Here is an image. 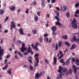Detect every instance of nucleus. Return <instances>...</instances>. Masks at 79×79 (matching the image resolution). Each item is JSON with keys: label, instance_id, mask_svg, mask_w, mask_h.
Returning <instances> with one entry per match:
<instances>
[{"label": "nucleus", "instance_id": "obj_42", "mask_svg": "<svg viewBox=\"0 0 79 79\" xmlns=\"http://www.w3.org/2000/svg\"><path fill=\"white\" fill-rule=\"evenodd\" d=\"M18 54V55H20L21 56H22V57H23V55L21 54L20 52H19Z\"/></svg>", "mask_w": 79, "mask_h": 79}, {"label": "nucleus", "instance_id": "obj_59", "mask_svg": "<svg viewBox=\"0 0 79 79\" xmlns=\"http://www.w3.org/2000/svg\"><path fill=\"white\" fill-rule=\"evenodd\" d=\"M18 26H19V27H20L21 26V25L19 23H18L17 24Z\"/></svg>", "mask_w": 79, "mask_h": 79}, {"label": "nucleus", "instance_id": "obj_10", "mask_svg": "<svg viewBox=\"0 0 79 79\" xmlns=\"http://www.w3.org/2000/svg\"><path fill=\"white\" fill-rule=\"evenodd\" d=\"M72 61H76V65L77 66H79V60L78 58H77L76 60H74V58H73L72 59Z\"/></svg>", "mask_w": 79, "mask_h": 79}, {"label": "nucleus", "instance_id": "obj_49", "mask_svg": "<svg viewBox=\"0 0 79 79\" xmlns=\"http://www.w3.org/2000/svg\"><path fill=\"white\" fill-rule=\"evenodd\" d=\"M8 17H6V18L5 20V22H6V21L8 20Z\"/></svg>", "mask_w": 79, "mask_h": 79}, {"label": "nucleus", "instance_id": "obj_58", "mask_svg": "<svg viewBox=\"0 0 79 79\" xmlns=\"http://www.w3.org/2000/svg\"><path fill=\"white\" fill-rule=\"evenodd\" d=\"M49 6L50 8H52V5H51L50 4L49 5Z\"/></svg>", "mask_w": 79, "mask_h": 79}, {"label": "nucleus", "instance_id": "obj_11", "mask_svg": "<svg viewBox=\"0 0 79 79\" xmlns=\"http://www.w3.org/2000/svg\"><path fill=\"white\" fill-rule=\"evenodd\" d=\"M79 70V67L76 68L75 65H73V70L74 72L75 73H76V71H77V69Z\"/></svg>", "mask_w": 79, "mask_h": 79}, {"label": "nucleus", "instance_id": "obj_1", "mask_svg": "<svg viewBox=\"0 0 79 79\" xmlns=\"http://www.w3.org/2000/svg\"><path fill=\"white\" fill-rule=\"evenodd\" d=\"M63 71L64 73H66V74H68V71L66 68L64 67L62 68L60 66L59 67V69L58 70V72L60 73L58 74L56 78V79H62L63 76H64V73H63L61 72Z\"/></svg>", "mask_w": 79, "mask_h": 79}, {"label": "nucleus", "instance_id": "obj_43", "mask_svg": "<svg viewBox=\"0 0 79 79\" xmlns=\"http://www.w3.org/2000/svg\"><path fill=\"white\" fill-rule=\"evenodd\" d=\"M10 57V55H8L5 57V58H9Z\"/></svg>", "mask_w": 79, "mask_h": 79}, {"label": "nucleus", "instance_id": "obj_29", "mask_svg": "<svg viewBox=\"0 0 79 79\" xmlns=\"http://www.w3.org/2000/svg\"><path fill=\"white\" fill-rule=\"evenodd\" d=\"M25 13L27 14V15L29 14V9L28 8H27L26 11H25Z\"/></svg>", "mask_w": 79, "mask_h": 79}, {"label": "nucleus", "instance_id": "obj_44", "mask_svg": "<svg viewBox=\"0 0 79 79\" xmlns=\"http://www.w3.org/2000/svg\"><path fill=\"white\" fill-rule=\"evenodd\" d=\"M79 6V3H77L75 4V7H77V6Z\"/></svg>", "mask_w": 79, "mask_h": 79}, {"label": "nucleus", "instance_id": "obj_31", "mask_svg": "<svg viewBox=\"0 0 79 79\" xmlns=\"http://www.w3.org/2000/svg\"><path fill=\"white\" fill-rule=\"evenodd\" d=\"M4 13V11L2 10H1L0 11V15H3Z\"/></svg>", "mask_w": 79, "mask_h": 79}, {"label": "nucleus", "instance_id": "obj_9", "mask_svg": "<svg viewBox=\"0 0 79 79\" xmlns=\"http://www.w3.org/2000/svg\"><path fill=\"white\" fill-rule=\"evenodd\" d=\"M60 8L62 11H65L66 10H67V7L65 5L61 6Z\"/></svg>", "mask_w": 79, "mask_h": 79}, {"label": "nucleus", "instance_id": "obj_52", "mask_svg": "<svg viewBox=\"0 0 79 79\" xmlns=\"http://www.w3.org/2000/svg\"><path fill=\"white\" fill-rule=\"evenodd\" d=\"M4 32L5 33H7L8 32V30H6L4 31Z\"/></svg>", "mask_w": 79, "mask_h": 79}, {"label": "nucleus", "instance_id": "obj_2", "mask_svg": "<svg viewBox=\"0 0 79 79\" xmlns=\"http://www.w3.org/2000/svg\"><path fill=\"white\" fill-rule=\"evenodd\" d=\"M39 54H35L34 55V57H35V60H36V63L34 64V66H38L39 64V59L37 56H39Z\"/></svg>", "mask_w": 79, "mask_h": 79}, {"label": "nucleus", "instance_id": "obj_40", "mask_svg": "<svg viewBox=\"0 0 79 79\" xmlns=\"http://www.w3.org/2000/svg\"><path fill=\"white\" fill-rule=\"evenodd\" d=\"M55 31H53L52 34L53 35H56V33L55 32Z\"/></svg>", "mask_w": 79, "mask_h": 79}, {"label": "nucleus", "instance_id": "obj_60", "mask_svg": "<svg viewBox=\"0 0 79 79\" xmlns=\"http://www.w3.org/2000/svg\"><path fill=\"white\" fill-rule=\"evenodd\" d=\"M28 61H29V62L30 63H32V61L31 60H28Z\"/></svg>", "mask_w": 79, "mask_h": 79}, {"label": "nucleus", "instance_id": "obj_13", "mask_svg": "<svg viewBox=\"0 0 79 79\" xmlns=\"http://www.w3.org/2000/svg\"><path fill=\"white\" fill-rule=\"evenodd\" d=\"M62 52L61 51H60V52L59 53V54H58L57 56H60L58 58V59L60 60V59H61V58L63 57V54H62Z\"/></svg>", "mask_w": 79, "mask_h": 79}, {"label": "nucleus", "instance_id": "obj_21", "mask_svg": "<svg viewBox=\"0 0 79 79\" xmlns=\"http://www.w3.org/2000/svg\"><path fill=\"white\" fill-rule=\"evenodd\" d=\"M32 51L31 48L30 47V46H28V49L27 50V53H30V52Z\"/></svg>", "mask_w": 79, "mask_h": 79}, {"label": "nucleus", "instance_id": "obj_32", "mask_svg": "<svg viewBox=\"0 0 79 79\" xmlns=\"http://www.w3.org/2000/svg\"><path fill=\"white\" fill-rule=\"evenodd\" d=\"M73 72V70L71 69H69V74H72V73Z\"/></svg>", "mask_w": 79, "mask_h": 79}, {"label": "nucleus", "instance_id": "obj_7", "mask_svg": "<svg viewBox=\"0 0 79 79\" xmlns=\"http://www.w3.org/2000/svg\"><path fill=\"white\" fill-rule=\"evenodd\" d=\"M2 47H0V60H2V55H3V49H1Z\"/></svg>", "mask_w": 79, "mask_h": 79}, {"label": "nucleus", "instance_id": "obj_57", "mask_svg": "<svg viewBox=\"0 0 79 79\" xmlns=\"http://www.w3.org/2000/svg\"><path fill=\"white\" fill-rule=\"evenodd\" d=\"M23 68H27V65H24L23 66Z\"/></svg>", "mask_w": 79, "mask_h": 79}, {"label": "nucleus", "instance_id": "obj_19", "mask_svg": "<svg viewBox=\"0 0 79 79\" xmlns=\"http://www.w3.org/2000/svg\"><path fill=\"white\" fill-rule=\"evenodd\" d=\"M76 47V45L75 44H73L70 48V50H73V49H74Z\"/></svg>", "mask_w": 79, "mask_h": 79}, {"label": "nucleus", "instance_id": "obj_14", "mask_svg": "<svg viewBox=\"0 0 79 79\" xmlns=\"http://www.w3.org/2000/svg\"><path fill=\"white\" fill-rule=\"evenodd\" d=\"M19 32L20 34L21 35H24V32H23V29L20 28L19 29Z\"/></svg>", "mask_w": 79, "mask_h": 79}, {"label": "nucleus", "instance_id": "obj_36", "mask_svg": "<svg viewBox=\"0 0 79 79\" xmlns=\"http://www.w3.org/2000/svg\"><path fill=\"white\" fill-rule=\"evenodd\" d=\"M66 16L67 18H69V12H67L66 14Z\"/></svg>", "mask_w": 79, "mask_h": 79}, {"label": "nucleus", "instance_id": "obj_3", "mask_svg": "<svg viewBox=\"0 0 79 79\" xmlns=\"http://www.w3.org/2000/svg\"><path fill=\"white\" fill-rule=\"evenodd\" d=\"M77 21L75 18H74L72 22V27L74 29L77 28V26L76 24Z\"/></svg>", "mask_w": 79, "mask_h": 79}, {"label": "nucleus", "instance_id": "obj_47", "mask_svg": "<svg viewBox=\"0 0 79 79\" xmlns=\"http://www.w3.org/2000/svg\"><path fill=\"white\" fill-rule=\"evenodd\" d=\"M44 61L45 63H48V61L47 59H45L44 60Z\"/></svg>", "mask_w": 79, "mask_h": 79}, {"label": "nucleus", "instance_id": "obj_62", "mask_svg": "<svg viewBox=\"0 0 79 79\" xmlns=\"http://www.w3.org/2000/svg\"><path fill=\"white\" fill-rule=\"evenodd\" d=\"M17 12L18 13H19V12H20V9H19L17 11Z\"/></svg>", "mask_w": 79, "mask_h": 79}, {"label": "nucleus", "instance_id": "obj_4", "mask_svg": "<svg viewBox=\"0 0 79 79\" xmlns=\"http://www.w3.org/2000/svg\"><path fill=\"white\" fill-rule=\"evenodd\" d=\"M39 45V43H37L35 44V46H34V44H31V47H32L33 49H35V50L36 51H39V49L37 48Z\"/></svg>", "mask_w": 79, "mask_h": 79}, {"label": "nucleus", "instance_id": "obj_46", "mask_svg": "<svg viewBox=\"0 0 79 79\" xmlns=\"http://www.w3.org/2000/svg\"><path fill=\"white\" fill-rule=\"evenodd\" d=\"M47 36H48V34H45L44 35V36L45 37H47Z\"/></svg>", "mask_w": 79, "mask_h": 79}, {"label": "nucleus", "instance_id": "obj_63", "mask_svg": "<svg viewBox=\"0 0 79 79\" xmlns=\"http://www.w3.org/2000/svg\"><path fill=\"white\" fill-rule=\"evenodd\" d=\"M47 1L48 3H50V0H47Z\"/></svg>", "mask_w": 79, "mask_h": 79}, {"label": "nucleus", "instance_id": "obj_30", "mask_svg": "<svg viewBox=\"0 0 79 79\" xmlns=\"http://www.w3.org/2000/svg\"><path fill=\"white\" fill-rule=\"evenodd\" d=\"M41 5L43 7H44L45 6V2H42Z\"/></svg>", "mask_w": 79, "mask_h": 79}, {"label": "nucleus", "instance_id": "obj_6", "mask_svg": "<svg viewBox=\"0 0 79 79\" xmlns=\"http://www.w3.org/2000/svg\"><path fill=\"white\" fill-rule=\"evenodd\" d=\"M55 18L57 21V22H55L56 25L57 26H61V24H60V22H59V21H60V19H58V17L55 16Z\"/></svg>", "mask_w": 79, "mask_h": 79}, {"label": "nucleus", "instance_id": "obj_50", "mask_svg": "<svg viewBox=\"0 0 79 79\" xmlns=\"http://www.w3.org/2000/svg\"><path fill=\"white\" fill-rule=\"evenodd\" d=\"M15 58H16V59L17 60H18V59H19L18 57L17 56V55H16L15 56Z\"/></svg>", "mask_w": 79, "mask_h": 79}, {"label": "nucleus", "instance_id": "obj_34", "mask_svg": "<svg viewBox=\"0 0 79 79\" xmlns=\"http://www.w3.org/2000/svg\"><path fill=\"white\" fill-rule=\"evenodd\" d=\"M63 61H64L63 59H62L60 61V63H63V64L64 65V64H65V63L63 62Z\"/></svg>", "mask_w": 79, "mask_h": 79}, {"label": "nucleus", "instance_id": "obj_54", "mask_svg": "<svg viewBox=\"0 0 79 79\" xmlns=\"http://www.w3.org/2000/svg\"><path fill=\"white\" fill-rule=\"evenodd\" d=\"M33 4L34 5H36V2H33Z\"/></svg>", "mask_w": 79, "mask_h": 79}, {"label": "nucleus", "instance_id": "obj_48", "mask_svg": "<svg viewBox=\"0 0 79 79\" xmlns=\"http://www.w3.org/2000/svg\"><path fill=\"white\" fill-rule=\"evenodd\" d=\"M56 9L57 11H60V8H59V7H56Z\"/></svg>", "mask_w": 79, "mask_h": 79}, {"label": "nucleus", "instance_id": "obj_39", "mask_svg": "<svg viewBox=\"0 0 79 79\" xmlns=\"http://www.w3.org/2000/svg\"><path fill=\"white\" fill-rule=\"evenodd\" d=\"M63 38H64V39H67V36L66 35H65V36H63Z\"/></svg>", "mask_w": 79, "mask_h": 79}, {"label": "nucleus", "instance_id": "obj_5", "mask_svg": "<svg viewBox=\"0 0 79 79\" xmlns=\"http://www.w3.org/2000/svg\"><path fill=\"white\" fill-rule=\"evenodd\" d=\"M25 45V44L24 43H23L22 44V46L21 47V48H20V51L21 52H24V51L25 50H26V49H27V48L26 47H25L24 46Z\"/></svg>", "mask_w": 79, "mask_h": 79}, {"label": "nucleus", "instance_id": "obj_28", "mask_svg": "<svg viewBox=\"0 0 79 79\" xmlns=\"http://www.w3.org/2000/svg\"><path fill=\"white\" fill-rule=\"evenodd\" d=\"M29 68L31 70H33V66H32V65H29Z\"/></svg>", "mask_w": 79, "mask_h": 79}, {"label": "nucleus", "instance_id": "obj_41", "mask_svg": "<svg viewBox=\"0 0 79 79\" xmlns=\"http://www.w3.org/2000/svg\"><path fill=\"white\" fill-rule=\"evenodd\" d=\"M55 49L56 50H58V44H56V45Z\"/></svg>", "mask_w": 79, "mask_h": 79}, {"label": "nucleus", "instance_id": "obj_61", "mask_svg": "<svg viewBox=\"0 0 79 79\" xmlns=\"http://www.w3.org/2000/svg\"><path fill=\"white\" fill-rule=\"evenodd\" d=\"M27 36H28V37H30V36H31V34H27Z\"/></svg>", "mask_w": 79, "mask_h": 79}, {"label": "nucleus", "instance_id": "obj_53", "mask_svg": "<svg viewBox=\"0 0 79 79\" xmlns=\"http://www.w3.org/2000/svg\"><path fill=\"white\" fill-rule=\"evenodd\" d=\"M27 53L28 52H25L23 54L24 55H27Z\"/></svg>", "mask_w": 79, "mask_h": 79}, {"label": "nucleus", "instance_id": "obj_38", "mask_svg": "<svg viewBox=\"0 0 79 79\" xmlns=\"http://www.w3.org/2000/svg\"><path fill=\"white\" fill-rule=\"evenodd\" d=\"M56 2V0H52L51 3H55Z\"/></svg>", "mask_w": 79, "mask_h": 79}, {"label": "nucleus", "instance_id": "obj_64", "mask_svg": "<svg viewBox=\"0 0 79 79\" xmlns=\"http://www.w3.org/2000/svg\"><path fill=\"white\" fill-rule=\"evenodd\" d=\"M47 79H50V77H47Z\"/></svg>", "mask_w": 79, "mask_h": 79}, {"label": "nucleus", "instance_id": "obj_8", "mask_svg": "<svg viewBox=\"0 0 79 79\" xmlns=\"http://www.w3.org/2000/svg\"><path fill=\"white\" fill-rule=\"evenodd\" d=\"M11 25H10V30L12 29L13 27L14 28H15L16 27V26H15V22L13 21H12L11 22Z\"/></svg>", "mask_w": 79, "mask_h": 79}, {"label": "nucleus", "instance_id": "obj_17", "mask_svg": "<svg viewBox=\"0 0 79 79\" xmlns=\"http://www.w3.org/2000/svg\"><path fill=\"white\" fill-rule=\"evenodd\" d=\"M34 20L35 22H37L38 21V17L37 15H35L34 16Z\"/></svg>", "mask_w": 79, "mask_h": 79}, {"label": "nucleus", "instance_id": "obj_20", "mask_svg": "<svg viewBox=\"0 0 79 79\" xmlns=\"http://www.w3.org/2000/svg\"><path fill=\"white\" fill-rule=\"evenodd\" d=\"M79 10H77L76 12H75V17H77V14H79Z\"/></svg>", "mask_w": 79, "mask_h": 79}, {"label": "nucleus", "instance_id": "obj_26", "mask_svg": "<svg viewBox=\"0 0 79 79\" xmlns=\"http://www.w3.org/2000/svg\"><path fill=\"white\" fill-rule=\"evenodd\" d=\"M54 64H55L56 63V57H54Z\"/></svg>", "mask_w": 79, "mask_h": 79}, {"label": "nucleus", "instance_id": "obj_27", "mask_svg": "<svg viewBox=\"0 0 79 79\" xmlns=\"http://www.w3.org/2000/svg\"><path fill=\"white\" fill-rule=\"evenodd\" d=\"M8 65L6 64L4 68H2V69H3V70L6 69H7L8 68Z\"/></svg>", "mask_w": 79, "mask_h": 79}, {"label": "nucleus", "instance_id": "obj_37", "mask_svg": "<svg viewBox=\"0 0 79 79\" xmlns=\"http://www.w3.org/2000/svg\"><path fill=\"white\" fill-rule=\"evenodd\" d=\"M62 44V43L61 42H59V47H61V44Z\"/></svg>", "mask_w": 79, "mask_h": 79}, {"label": "nucleus", "instance_id": "obj_35", "mask_svg": "<svg viewBox=\"0 0 79 79\" xmlns=\"http://www.w3.org/2000/svg\"><path fill=\"white\" fill-rule=\"evenodd\" d=\"M54 12L55 13H56L57 16H59V13H58L57 11H55Z\"/></svg>", "mask_w": 79, "mask_h": 79}, {"label": "nucleus", "instance_id": "obj_55", "mask_svg": "<svg viewBox=\"0 0 79 79\" xmlns=\"http://www.w3.org/2000/svg\"><path fill=\"white\" fill-rule=\"evenodd\" d=\"M3 39H2L1 42H0L1 44H2V43H3Z\"/></svg>", "mask_w": 79, "mask_h": 79}, {"label": "nucleus", "instance_id": "obj_15", "mask_svg": "<svg viewBox=\"0 0 79 79\" xmlns=\"http://www.w3.org/2000/svg\"><path fill=\"white\" fill-rule=\"evenodd\" d=\"M51 29L52 32H55V31H56V27L55 26H54L51 28Z\"/></svg>", "mask_w": 79, "mask_h": 79}, {"label": "nucleus", "instance_id": "obj_33", "mask_svg": "<svg viewBox=\"0 0 79 79\" xmlns=\"http://www.w3.org/2000/svg\"><path fill=\"white\" fill-rule=\"evenodd\" d=\"M65 44L66 45H67V46H70V44L69 43H68V42H65Z\"/></svg>", "mask_w": 79, "mask_h": 79}, {"label": "nucleus", "instance_id": "obj_23", "mask_svg": "<svg viewBox=\"0 0 79 79\" xmlns=\"http://www.w3.org/2000/svg\"><path fill=\"white\" fill-rule=\"evenodd\" d=\"M70 61V58H69L68 60H67L66 64V65H68L69 63V62Z\"/></svg>", "mask_w": 79, "mask_h": 79}, {"label": "nucleus", "instance_id": "obj_45", "mask_svg": "<svg viewBox=\"0 0 79 79\" xmlns=\"http://www.w3.org/2000/svg\"><path fill=\"white\" fill-rule=\"evenodd\" d=\"M7 61H8V60H7V59H5L4 60V63L5 64H6Z\"/></svg>", "mask_w": 79, "mask_h": 79}, {"label": "nucleus", "instance_id": "obj_56", "mask_svg": "<svg viewBox=\"0 0 79 79\" xmlns=\"http://www.w3.org/2000/svg\"><path fill=\"white\" fill-rule=\"evenodd\" d=\"M18 42L19 44H22V42H21V41L20 40L18 41Z\"/></svg>", "mask_w": 79, "mask_h": 79}, {"label": "nucleus", "instance_id": "obj_16", "mask_svg": "<svg viewBox=\"0 0 79 79\" xmlns=\"http://www.w3.org/2000/svg\"><path fill=\"white\" fill-rule=\"evenodd\" d=\"M46 42H48V43H50L52 41V39L50 38L48 39V38H47L46 39Z\"/></svg>", "mask_w": 79, "mask_h": 79}, {"label": "nucleus", "instance_id": "obj_25", "mask_svg": "<svg viewBox=\"0 0 79 79\" xmlns=\"http://www.w3.org/2000/svg\"><path fill=\"white\" fill-rule=\"evenodd\" d=\"M39 39L40 43H42L43 42V38H42V37H40Z\"/></svg>", "mask_w": 79, "mask_h": 79}, {"label": "nucleus", "instance_id": "obj_24", "mask_svg": "<svg viewBox=\"0 0 79 79\" xmlns=\"http://www.w3.org/2000/svg\"><path fill=\"white\" fill-rule=\"evenodd\" d=\"M10 10L11 11H15V6H14L10 7Z\"/></svg>", "mask_w": 79, "mask_h": 79}, {"label": "nucleus", "instance_id": "obj_22", "mask_svg": "<svg viewBox=\"0 0 79 79\" xmlns=\"http://www.w3.org/2000/svg\"><path fill=\"white\" fill-rule=\"evenodd\" d=\"M32 32L33 34H37V30L35 29L32 30Z\"/></svg>", "mask_w": 79, "mask_h": 79}, {"label": "nucleus", "instance_id": "obj_12", "mask_svg": "<svg viewBox=\"0 0 79 79\" xmlns=\"http://www.w3.org/2000/svg\"><path fill=\"white\" fill-rule=\"evenodd\" d=\"M42 74V72H40V73H36L35 75V78L36 79L39 78V77H40V76H41Z\"/></svg>", "mask_w": 79, "mask_h": 79}, {"label": "nucleus", "instance_id": "obj_18", "mask_svg": "<svg viewBox=\"0 0 79 79\" xmlns=\"http://www.w3.org/2000/svg\"><path fill=\"white\" fill-rule=\"evenodd\" d=\"M11 70H12V69H10L7 71V73L9 75H11Z\"/></svg>", "mask_w": 79, "mask_h": 79}, {"label": "nucleus", "instance_id": "obj_51", "mask_svg": "<svg viewBox=\"0 0 79 79\" xmlns=\"http://www.w3.org/2000/svg\"><path fill=\"white\" fill-rule=\"evenodd\" d=\"M40 12H37V15H38V16H40Z\"/></svg>", "mask_w": 79, "mask_h": 79}]
</instances>
